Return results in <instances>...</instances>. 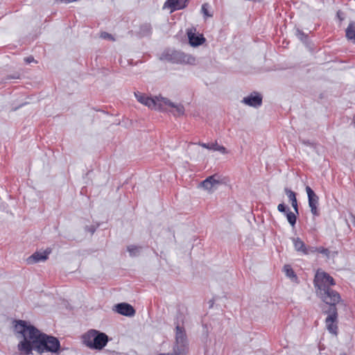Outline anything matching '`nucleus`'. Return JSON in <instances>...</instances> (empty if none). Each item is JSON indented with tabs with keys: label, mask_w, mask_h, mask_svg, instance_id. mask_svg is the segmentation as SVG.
Instances as JSON below:
<instances>
[{
	"label": "nucleus",
	"mask_w": 355,
	"mask_h": 355,
	"mask_svg": "<svg viewBox=\"0 0 355 355\" xmlns=\"http://www.w3.org/2000/svg\"><path fill=\"white\" fill-rule=\"evenodd\" d=\"M14 330L17 338H22L17 349L24 355H30L33 350L42 354L44 352L58 353L60 349L59 340L53 336L41 332L25 320H17Z\"/></svg>",
	"instance_id": "1"
},
{
	"label": "nucleus",
	"mask_w": 355,
	"mask_h": 355,
	"mask_svg": "<svg viewBox=\"0 0 355 355\" xmlns=\"http://www.w3.org/2000/svg\"><path fill=\"white\" fill-rule=\"evenodd\" d=\"M320 299L329 305L327 309H322L323 313L327 315L325 319L327 329L329 333L338 334V311L336 304L341 302L340 295L331 288H327L316 293Z\"/></svg>",
	"instance_id": "2"
},
{
	"label": "nucleus",
	"mask_w": 355,
	"mask_h": 355,
	"mask_svg": "<svg viewBox=\"0 0 355 355\" xmlns=\"http://www.w3.org/2000/svg\"><path fill=\"white\" fill-rule=\"evenodd\" d=\"M83 343L92 349L101 350L109 341V337L103 332L90 329L82 336Z\"/></svg>",
	"instance_id": "3"
},
{
	"label": "nucleus",
	"mask_w": 355,
	"mask_h": 355,
	"mask_svg": "<svg viewBox=\"0 0 355 355\" xmlns=\"http://www.w3.org/2000/svg\"><path fill=\"white\" fill-rule=\"evenodd\" d=\"M188 352V343L184 327L178 322L175 327V343L171 352L161 353L159 355H186Z\"/></svg>",
	"instance_id": "4"
},
{
	"label": "nucleus",
	"mask_w": 355,
	"mask_h": 355,
	"mask_svg": "<svg viewBox=\"0 0 355 355\" xmlns=\"http://www.w3.org/2000/svg\"><path fill=\"white\" fill-rule=\"evenodd\" d=\"M166 60L175 64H188L194 65L196 64V58L189 54L181 51H170L164 54Z\"/></svg>",
	"instance_id": "5"
},
{
	"label": "nucleus",
	"mask_w": 355,
	"mask_h": 355,
	"mask_svg": "<svg viewBox=\"0 0 355 355\" xmlns=\"http://www.w3.org/2000/svg\"><path fill=\"white\" fill-rule=\"evenodd\" d=\"M314 286L316 293L318 291H322L335 285V281L332 277L325 272L317 271L314 278Z\"/></svg>",
	"instance_id": "6"
},
{
	"label": "nucleus",
	"mask_w": 355,
	"mask_h": 355,
	"mask_svg": "<svg viewBox=\"0 0 355 355\" xmlns=\"http://www.w3.org/2000/svg\"><path fill=\"white\" fill-rule=\"evenodd\" d=\"M166 103H169V100L164 97L155 96L152 98L147 96L144 105L150 109L164 111L166 109L164 107V104Z\"/></svg>",
	"instance_id": "7"
},
{
	"label": "nucleus",
	"mask_w": 355,
	"mask_h": 355,
	"mask_svg": "<svg viewBox=\"0 0 355 355\" xmlns=\"http://www.w3.org/2000/svg\"><path fill=\"white\" fill-rule=\"evenodd\" d=\"M306 192L308 196L309 206L311 209V212L313 216L319 215V210L318 206L319 204V198L313 191V190L309 186L306 187Z\"/></svg>",
	"instance_id": "8"
},
{
	"label": "nucleus",
	"mask_w": 355,
	"mask_h": 355,
	"mask_svg": "<svg viewBox=\"0 0 355 355\" xmlns=\"http://www.w3.org/2000/svg\"><path fill=\"white\" fill-rule=\"evenodd\" d=\"M222 181L220 180V177L217 174L209 176L205 180L201 182V186L207 191L210 193L214 192L216 190Z\"/></svg>",
	"instance_id": "9"
},
{
	"label": "nucleus",
	"mask_w": 355,
	"mask_h": 355,
	"mask_svg": "<svg viewBox=\"0 0 355 355\" xmlns=\"http://www.w3.org/2000/svg\"><path fill=\"white\" fill-rule=\"evenodd\" d=\"M241 102L250 107H258L262 104V96L258 92H253L243 98Z\"/></svg>",
	"instance_id": "10"
},
{
	"label": "nucleus",
	"mask_w": 355,
	"mask_h": 355,
	"mask_svg": "<svg viewBox=\"0 0 355 355\" xmlns=\"http://www.w3.org/2000/svg\"><path fill=\"white\" fill-rule=\"evenodd\" d=\"M51 252V249H46L44 252H35L27 259L28 264H33L40 261H44L48 259L49 254Z\"/></svg>",
	"instance_id": "11"
},
{
	"label": "nucleus",
	"mask_w": 355,
	"mask_h": 355,
	"mask_svg": "<svg viewBox=\"0 0 355 355\" xmlns=\"http://www.w3.org/2000/svg\"><path fill=\"white\" fill-rule=\"evenodd\" d=\"M115 311L121 315L131 317L135 315V310L132 306L128 303H119L115 306Z\"/></svg>",
	"instance_id": "12"
},
{
	"label": "nucleus",
	"mask_w": 355,
	"mask_h": 355,
	"mask_svg": "<svg viewBox=\"0 0 355 355\" xmlns=\"http://www.w3.org/2000/svg\"><path fill=\"white\" fill-rule=\"evenodd\" d=\"M187 35L189 44L192 46H198L199 45H201L205 41V39L204 38L202 35H196L195 32L193 31L192 29L188 31Z\"/></svg>",
	"instance_id": "13"
},
{
	"label": "nucleus",
	"mask_w": 355,
	"mask_h": 355,
	"mask_svg": "<svg viewBox=\"0 0 355 355\" xmlns=\"http://www.w3.org/2000/svg\"><path fill=\"white\" fill-rule=\"evenodd\" d=\"M187 0H167L164 5V8H169L171 11L180 10L186 6Z\"/></svg>",
	"instance_id": "14"
},
{
	"label": "nucleus",
	"mask_w": 355,
	"mask_h": 355,
	"mask_svg": "<svg viewBox=\"0 0 355 355\" xmlns=\"http://www.w3.org/2000/svg\"><path fill=\"white\" fill-rule=\"evenodd\" d=\"M277 209L279 212L283 213L286 216L288 222H296L295 214L291 211L289 208L286 207L284 203L279 204L277 207Z\"/></svg>",
	"instance_id": "15"
},
{
	"label": "nucleus",
	"mask_w": 355,
	"mask_h": 355,
	"mask_svg": "<svg viewBox=\"0 0 355 355\" xmlns=\"http://www.w3.org/2000/svg\"><path fill=\"white\" fill-rule=\"evenodd\" d=\"M198 145H200V146H202V147H203L205 148L209 149V150H214V151H219L222 154L227 153L226 148L224 146H223L218 145L216 141L214 142V143H211V144H206V143H200V142H199Z\"/></svg>",
	"instance_id": "16"
},
{
	"label": "nucleus",
	"mask_w": 355,
	"mask_h": 355,
	"mask_svg": "<svg viewBox=\"0 0 355 355\" xmlns=\"http://www.w3.org/2000/svg\"><path fill=\"white\" fill-rule=\"evenodd\" d=\"M166 105L173 109L171 112L175 116H182L184 113V107L182 104H175L169 100V103L164 104V107Z\"/></svg>",
	"instance_id": "17"
},
{
	"label": "nucleus",
	"mask_w": 355,
	"mask_h": 355,
	"mask_svg": "<svg viewBox=\"0 0 355 355\" xmlns=\"http://www.w3.org/2000/svg\"><path fill=\"white\" fill-rule=\"evenodd\" d=\"M284 192L287 196L288 200L291 202L292 207L294 208L295 211L297 213V201L296 198V193L291 190L290 189L286 187L284 188Z\"/></svg>",
	"instance_id": "18"
},
{
	"label": "nucleus",
	"mask_w": 355,
	"mask_h": 355,
	"mask_svg": "<svg viewBox=\"0 0 355 355\" xmlns=\"http://www.w3.org/2000/svg\"><path fill=\"white\" fill-rule=\"evenodd\" d=\"M293 242L295 249L298 252H302L305 254H308L309 252L305 247L304 243L299 238H293Z\"/></svg>",
	"instance_id": "19"
},
{
	"label": "nucleus",
	"mask_w": 355,
	"mask_h": 355,
	"mask_svg": "<svg viewBox=\"0 0 355 355\" xmlns=\"http://www.w3.org/2000/svg\"><path fill=\"white\" fill-rule=\"evenodd\" d=\"M346 37L355 44V21H350L346 29Z\"/></svg>",
	"instance_id": "20"
},
{
	"label": "nucleus",
	"mask_w": 355,
	"mask_h": 355,
	"mask_svg": "<svg viewBox=\"0 0 355 355\" xmlns=\"http://www.w3.org/2000/svg\"><path fill=\"white\" fill-rule=\"evenodd\" d=\"M152 33V26L150 24H144L141 26L140 30H139V34L144 37V36H149Z\"/></svg>",
	"instance_id": "21"
},
{
	"label": "nucleus",
	"mask_w": 355,
	"mask_h": 355,
	"mask_svg": "<svg viewBox=\"0 0 355 355\" xmlns=\"http://www.w3.org/2000/svg\"><path fill=\"white\" fill-rule=\"evenodd\" d=\"M284 271L286 273V276L293 280L296 281L297 279V277L293 271V268L289 265H285L284 266Z\"/></svg>",
	"instance_id": "22"
},
{
	"label": "nucleus",
	"mask_w": 355,
	"mask_h": 355,
	"mask_svg": "<svg viewBox=\"0 0 355 355\" xmlns=\"http://www.w3.org/2000/svg\"><path fill=\"white\" fill-rule=\"evenodd\" d=\"M311 252H318L319 253L323 254L325 255L327 258L329 257V250L327 248H324L323 247H319V248H312L311 250Z\"/></svg>",
	"instance_id": "23"
},
{
	"label": "nucleus",
	"mask_w": 355,
	"mask_h": 355,
	"mask_svg": "<svg viewBox=\"0 0 355 355\" xmlns=\"http://www.w3.org/2000/svg\"><path fill=\"white\" fill-rule=\"evenodd\" d=\"M128 251L131 257H135L139 254V249L137 246L130 245L128 247Z\"/></svg>",
	"instance_id": "24"
},
{
	"label": "nucleus",
	"mask_w": 355,
	"mask_h": 355,
	"mask_svg": "<svg viewBox=\"0 0 355 355\" xmlns=\"http://www.w3.org/2000/svg\"><path fill=\"white\" fill-rule=\"evenodd\" d=\"M135 98H137V100L139 103H141V104L144 105L147 96H146L145 94H141L140 92H135Z\"/></svg>",
	"instance_id": "25"
},
{
	"label": "nucleus",
	"mask_w": 355,
	"mask_h": 355,
	"mask_svg": "<svg viewBox=\"0 0 355 355\" xmlns=\"http://www.w3.org/2000/svg\"><path fill=\"white\" fill-rule=\"evenodd\" d=\"M100 37H101V38L104 39V40H111V41L115 40L114 36L107 32H102L101 33Z\"/></svg>",
	"instance_id": "26"
},
{
	"label": "nucleus",
	"mask_w": 355,
	"mask_h": 355,
	"mask_svg": "<svg viewBox=\"0 0 355 355\" xmlns=\"http://www.w3.org/2000/svg\"><path fill=\"white\" fill-rule=\"evenodd\" d=\"M296 35L301 41H305L307 37V35L300 29L296 30Z\"/></svg>",
	"instance_id": "27"
},
{
	"label": "nucleus",
	"mask_w": 355,
	"mask_h": 355,
	"mask_svg": "<svg viewBox=\"0 0 355 355\" xmlns=\"http://www.w3.org/2000/svg\"><path fill=\"white\" fill-rule=\"evenodd\" d=\"M98 227V223H96V225L92 224L89 226L87 225L85 227V230L87 231H88L91 234H93Z\"/></svg>",
	"instance_id": "28"
},
{
	"label": "nucleus",
	"mask_w": 355,
	"mask_h": 355,
	"mask_svg": "<svg viewBox=\"0 0 355 355\" xmlns=\"http://www.w3.org/2000/svg\"><path fill=\"white\" fill-rule=\"evenodd\" d=\"M207 3H204L202 4V12L203 13V15L205 16H207V17H211V15L208 12V10H207Z\"/></svg>",
	"instance_id": "29"
},
{
	"label": "nucleus",
	"mask_w": 355,
	"mask_h": 355,
	"mask_svg": "<svg viewBox=\"0 0 355 355\" xmlns=\"http://www.w3.org/2000/svg\"><path fill=\"white\" fill-rule=\"evenodd\" d=\"M24 61H25L26 63L29 64V63H31V62H33V61H34V58H33V57H32V56H29V57L25 58H24Z\"/></svg>",
	"instance_id": "30"
},
{
	"label": "nucleus",
	"mask_w": 355,
	"mask_h": 355,
	"mask_svg": "<svg viewBox=\"0 0 355 355\" xmlns=\"http://www.w3.org/2000/svg\"><path fill=\"white\" fill-rule=\"evenodd\" d=\"M293 228H294L295 223H291Z\"/></svg>",
	"instance_id": "31"
},
{
	"label": "nucleus",
	"mask_w": 355,
	"mask_h": 355,
	"mask_svg": "<svg viewBox=\"0 0 355 355\" xmlns=\"http://www.w3.org/2000/svg\"><path fill=\"white\" fill-rule=\"evenodd\" d=\"M343 355H346L345 354H344Z\"/></svg>",
	"instance_id": "32"
}]
</instances>
